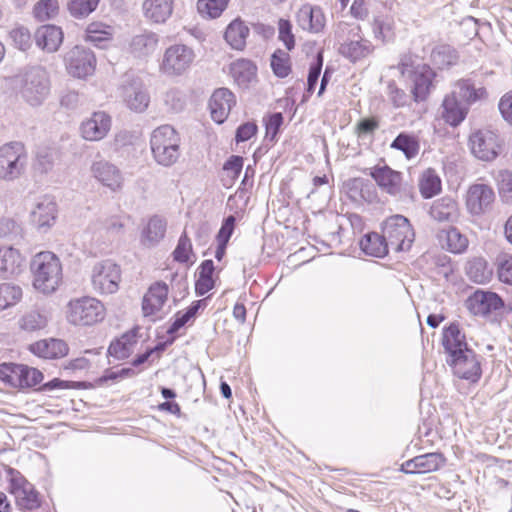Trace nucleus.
Segmentation results:
<instances>
[{"label": "nucleus", "instance_id": "1", "mask_svg": "<svg viewBox=\"0 0 512 512\" xmlns=\"http://www.w3.org/2000/svg\"><path fill=\"white\" fill-rule=\"evenodd\" d=\"M31 271L34 288L44 294L55 292L62 282V264L53 252L36 254L31 262Z\"/></svg>", "mask_w": 512, "mask_h": 512}, {"label": "nucleus", "instance_id": "2", "mask_svg": "<svg viewBox=\"0 0 512 512\" xmlns=\"http://www.w3.org/2000/svg\"><path fill=\"white\" fill-rule=\"evenodd\" d=\"M18 92L31 106L41 105L50 94V79L47 71L40 66L26 69L17 76Z\"/></svg>", "mask_w": 512, "mask_h": 512}, {"label": "nucleus", "instance_id": "3", "mask_svg": "<svg viewBox=\"0 0 512 512\" xmlns=\"http://www.w3.org/2000/svg\"><path fill=\"white\" fill-rule=\"evenodd\" d=\"M150 147L154 160L170 167L180 156V136L172 126L162 125L152 132Z\"/></svg>", "mask_w": 512, "mask_h": 512}, {"label": "nucleus", "instance_id": "4", "mask_svg": "<svg viewBox=\"0 0 512 512\" xmlns=\"http://www.w3.org/2000/svg\"><path fill=\"white\" fill-rule=\"evenodd\" d=\"M28 152L20 141L0 147V180L13 181L21 177L28 164Z\"/></svg>", "mask_w": 512, "mask_h": 512}, {"label": "nucleus", "instance_id": "5", "mask_svg": "<svg viewBox=\"0 0 512 512\" xmlns=\"http://www.w3.org/2000/svg\"><path fill=\"white\" fill-rule=\"evenodd\" d=\"M382 233L389 248L395 252L408 251L415 240L409 220L400 214L392 215L382 223Z\"/></svg>", "mask_w": 512, "mask_h": 512}, {"label": "nucleus", "instance_id": "6", "mask_svg": "<svg viewBox=\"0 0 512 512\" xmlns=\"http://www.w3.org/2000/svg\"><path fill=\"white\" fill-rule=\"evenodd\" d=\"M105 317L104 305L93 297L73 299L68 303L67 319L74 325L90 326Z\"/></svg>", "mask_w": 512, "mask_h": 512}, {"label": "nucleus", "instance_id": "7", "mask_svg": "<svg viewBox=\"0 0 512 512\" xmlns=\"http://www.w3.org/2000/svg\"><path fill=\"white\" fill-rule=\"evenodd\" d=\"M195 53L184 44H174L168 47L160 63V71L167 76H181L192 65Z\"/></svg>", "mask_w": 512, "mask_h": 512}, {"label": "nucleus", "instance_id": "8", "mask_svg": "<svg viewBox=\"0 0 512 512\" xmlns=\"http://www.w3.org/2000/svg\"><path fill=\"white\" fill-rule=\"evenodd\" d=\"M0 378L15 388H31L43 380V373L23 364L4 363L0 365Z\"/></svg>", "mask_w": 512, "mask_h": 512}, {"label": "nucleus", "instance_id": "9", "mask_svg": "<svg viewBox=\"0 0 512 512\" xmlns=\"http://www.w3.org/2000/svg\"><path fill=\"white\" fill-rule=\"evenodd\" d=\"M121 279L120 267L111 260H104L94 265L91 281L95 291L100 294H113L119 289Z\"/></svg>", "mask_w": 512, "mask_h": 512}, {"label": "nucleus", "instance_id": "10", "mask_svg": "<svg viewBox=\"0 0 512 512\" xmlns=\"http://www.w3.org/2000/svg\"><path fill=\"white\" fill-rule=\"evenodd\" d=\"M119 91L120 96L130 110L142 113L147 109L150 96L142 81L133 74L124 75Z\"/></svg>", "mask_w": 512, "mask_h": 512}, {"label": "nucleus", "instance_id": "11", "mask_svg": "<svg viewBox=\"0 0 512 512\" xmlns=\"http://www.w3.org/2000/svg\"><path fill=\"white\" fill-rule=\"evenodd\" d=\"M481 360L482 356L469 349L447 358L446 363L451 367L455 376L476 383L482 375Z\"/></svg>", "mask_w": 512, "mask_h": 512}, {"label": "nucleus", "instance_id": "12", "mask_svg": "<svg viewBox=\"0 0 512 512\" xmlns=\"http://www.w3.org/2000/svg\"><path fill=\"white\" fill-rule=\"evenodd\" d=\"M469 143L471 152L480 160L492 161L498 156L499 136L491 130L476 131L470 136Z\"/></svg>", "mask_w": 512, "mask_h": 512}, {"label": "nucleus", "instance_id": "13", "mask_svg": "<svg viewBox=\"0 0 512 512\" xmlns=\"http://www.w3.org/2000/svg\"><path fill=\"white\" fill-rule=\"evenodd\" d=\"M371 176L377 186L385 193L398 197L402 192V173L388 165H376L365 170Z\"/></svg>", "mask_w": 512, "mask_h": 512}, {"label": "nucleus", "instance_id": "14", "mask_svg": "<svg viewBox=\"0 0 512 512\" xmlns=\"http://www.w3.org/2000/svg\"><path fill=\"white\" fill-rule=\"evenodd\" d=\"M466 307L475 316L487 317L502 309L504 301L495 292L478 289L468 297Z\"/></svg>", "mask_w": 512, "mask_h": 512}, {"label": "nucleus", "instance_id": "15", "mask_svg": "<svg viewBox=\"0 0 512 512\" xmlns=\"http://www.w3.org/2000/svg\"><path fill=\"white\" fill-rule=\"evenodd\" d=\"M68 72L77 78L91 75L96 66L93 52L83 46H75L66 56Z\"/></svg>", "mask_w": 512, "mask_h": 512}, {"label": "nucleus", "instance_id": "16", "mask_svg": "<svg viewBox=\"0 0 512 512\" xmlns=\"http://www.w3.org/2000/svg\"><path fill=\"white\" fill-rule=\"evenodd\" d=\"M445 462L446 459L442 453H426L403 462L399 471L409 475L426 474L439 470Z\"/></svg>", "mask_w": 512, "mask_h": 512}, {"label": "nucleus", "instance_id": "17", "mask_svg": "<svg viewBox=\"0 0 512 512\" xmlns=\"http://www.w3.org/2000/svg\"><path fill=\"white\" fill-rule=\"evenodd\" d=\"M91 173L98 182L112 192H118L123 187L124 177L122 172L116 165L106 160L93 162Z\"/></svg>", "mask_w": 512, "mask_h": 512}, {"label": "nucleus", "instance_id": "18", "mask_svg": "<svg viewBox=\"0 0 512 512\" xmlns=\"http://www.w3.org/2000/svg\"><path fill=\"white\" fill-rule=\"evenodd\" d=\"M57 204L52 197L40 198L30 213L31 223L41 232H46L56 222Z\"/></svg>", "mask_w": 512, "mask_h": 512}, {"label": "nucleus", "instance_id": "19", "mask_svg": "<svg viewBox=\"0 0 512 512\" xmlns=\"http://www.w3.org/2000/svg\"><path fill=\"white\" fill-rule=\"evenodd\" d=\"M235 104V95L229 89H216L209 100V108L212 119L216 123L222 124L227 119L232 107Z\"/></svg>", "mask_w": 512, "mask_h": 512}, {"label": "nucleus", "instance_id": "20", "mask_svg": "<svg viewBox=\"0 0 512 512\" xmlns=\"http://www.w3.org/2000/svg\"><path fill=\"white\" fill-rule=\"evenodd\" d=\"M442 345L447 358L458 355L469 350L466 335L460 328L459 323L452 322L442 330Z\"/></svg>", "mask_w": 512, "mask_h": 512}, {"label": "nucleus", "instance_id": "21", "mask_svg": "<svg viewBox=\"0 0 512 512\" xmlns=\"http://www.w3.org/2000/svg\"><path fill=\"white\" fill-rule=\"evenodd\" d=\"M495 194L493 189L486 184H474L467 192L466 204L468 210L479 215L485 212L493 203Z\"/></svg>", "mask_w": 512, "mask_h": 512}, {"label": "nucleus", "instance_id": "22", "mask_svg": "<svg viewBox=\"0 0 512 512\" xmlns=\"http://www.w3.org/2000/svg\"><path fill=\"white\" fill-rule=\"evenodd\" d=\"M360 32V26H356L351 29V33L354 36H360ZM373 50L374 46L372 43L362 37H359L357 40L346 41L339 47V53L351 62H357L368 57L373 52Z\"/></svg>", "mask_w": 512, "mask_h": 512}, {"label": "nucleus", "instance_id": "23", "mask_svg": "<svg viewBox=\"0 0 512 512\" xmlns=\"http://www.w3.org/2000/svg\"><path fill=\"white\" fill-rule=\"evenodd\" d=\"M111 127V118L105 112L99 111L84 121L81 125V134L84 139L98 141L103 139Z\"/></svg>", "mask_w": 512, "mask_h": 512}, {"label": "nucleus", "instance_id": "24", "mask_svg": "<svg viewBox=\"0 0 512 512\" xmlns=\"http://www.w3.org/2000/svg\"><path fill=\"white\" fill-rule=\"evenodd\" d=\"M296 21L302 30L314 34L321 32L325 26V16L322 9L310 4H305L298 10Z\"/></svg>", "mask_w": 512, "mask_h": 512}, {"label": "nucleus", "instance_id": "25", "mask_svg": "<svg viewBox=\"0 0 512 512\" xmlns=\"http://www.w3.org/2000/svg\"><path fill=\"white\" fill-rule=\"evenodd\" d=\"M23 257L12 246H0V280H9L22 271Z\"/></svg>", "mask_w": 512, "mask_h": 512}, {"label": "nucleus", "instance_id": "26", "mask_svg": "<svg viewBox=\"0 0 512 512\" xmlns=\"http://www.w3.org/2000/svg\"><path fill=\"white\" fill-rule=\"evenodd\" d=\"M169 288L165 282H156L150 286L143 297L142 309L145 316L156 314L167 301Z\"/></svg>", "mask_w": 512, "mask_h": 512}, {"label": "nucleus", "instance_id": "27", "mask_svg": "<svg viewBox=\"0 0 512 512\" xmlns=\"http://www.w3.org/2000/svg\"><path fill=\"white\" fill-rule=\"evenodd\" d=\"M174 0H144L142 11L145 19L153 24H163L172 15Z\"/></svg>", "mask_w": 512, "mask_h": 512}, {"label": "nucleus", "instance_id": "28", "mask_svg": "<svg viewBox=\"0 0 512 512\" xmlns=\"http://www.w3.org/2000/svg\"><path fill=\"white\" fill-rule=\"evenodd\" d=\"M442 118L450 126H458L467 116L469 107L456 96V91L447 95L442 103Z\"/></svg>", "mask_w": 512, "mask_h": 512}, {"label": "nucleus", "instance_id": "29", "mask_svg": "<svg viewBox=\"0 0 512 512\" xmlns=\"http://www.w3.org/2000/svg\"><path fill=\"white\" fill-rule=\"evenodd\" d=\"M29 350L41 358L57 359L67 355L68 346L63 340L49 338L32 343Z\"/></svg>", "mask_w": 512, "mask_h": 512}, {"label": "nucleus", "instance_id": "30", "mask_svg": "<svg viewBox=\"0 0 512 512\" xmlns=\"http://www.w3.org/2000/svg\"><path fill=\"white\" fill-rule=\"evenodd\" d=\"M435 77L434 71L427 65L416 68L413 73L412 94L416 102L424 101L430 93Z\"/></svg>", "mask_w": 512, "mask_h": 512}, {"label": "nucleus", "instance_id": "31", "mask_svg": "<svg viewBox=\"0 0 512 512\" xmlns=\"http://www.w3.org/2000/svg\"><path fill=\"white\" fill-rule=\"evenodd\" d=\"M63 41V32L55 25H44L35 32L36 45L47 52H55Z\"/></svg>", "mask_w": 512, "mask_h": 512}, {"label": "nucleus", "instance_id": "32", "mask_svg": "<svg viewBox=\"0 0 512 512\" xmlns=\"http://www.w3.org/2000/svg\"><path fill=\"white\" fill-rule=\"evenodd\" d=\"M456 96L468 107L487 96L486 89L479 85L477 86L472 78L460 79L455 84Z\"/></svg>", "mask_w": 512, "mask_h": 512}, {"label": "nucleus", "instance_id": "33", "mask_svg": "<svg viewBox=\"0 0 512 512\" xmlns=\"http://www.w3.org/2000/svg\"><path fill=\"white\" fill-rule=\"evenodd\" d=\"M138 330V328H133L112 341L107 350L108 355L117 360L128 358L133 351L134 345L137 343Z\"/></svg>", "mask_w": 512, "mask_h": 512}, {"label": "nucleus", "instance_id": "34", "mask_svg": "<svg viewBox=\"0 0 512 512\" xmlns=\"http://www.w3.org/2000/svg\"><path fill=\"white\" fill-rule=\"evenodd\" d=\"M230 73L239 87L248 88L256 79L257 67L250 60L238 59L231 63Z\"/></svg>", "mask_w": 512, "mask_h": 512}, {"label": "nucleus", "instance_id": "35", "mask_svg": "<svg viewBox=\"0 0 512 512\" xmlns=\"http://www.w3.org/2000/svg\"><path fill=\"white\" fill-rule=\"evenodd\" d=\"M359 245L366 255L376 258L385 257L390 250L383 233L379 234L377 232L366 233L361 238Z\"/></svg>", "mask_w": 512, "mask_h": 512}, {"label": "nucleus", "instance_id": "36", "mask_svg": "<svg viewBox=\"0 0 512 512\" xmlns=\"http://www.w3.org/2000/svg\"><path fill=\"white\" fill-rule=\"evenodd\" d=\"M159 43V36L152 31H143L133 36L130 42L131 52L137 57H144L154 53Z\"/></svg>", "mask_w": 512, "mask_h": 512}, {"label": "nucleus", "instance_id": "37", "mask_svg": "<svg viewBox=\"0 0 512 512\" xmlns=\"http://www.w3.org/2000/svg\"><path fill=\"white\" fill-rule=\"evenodd\" d=\"M430 215L439 222H453L459 215L457 202L451 197H442L432 204Z\"/></svg>", "mask_w": 512, "mask_h": 512}, {"label": "nucleus", "instance_id": "38", "mask_svg": "<svg viewBox=\"0 0 512 512\" xmlns=\"http://www.w3.org/2000/svg\"><path fill=\"white\" fill-rule=\"evenodd\" d=\"M441 245L452 253H462L468 246V240L457 228L449 227L438 233Z\"/></svg>", "mask_w": 512, "mask_h": 512}, {"label": "nucleus", "instance_id": "39", "mask_svg": "<svg viewBox=\"0 0 512 512\" xmlns=\"http://www.w3.org/2000/svg\"><path fill=\"white\" fill-rule=\"evenodd\" d=\"M249 32L248 26L242 20L235 19L227 26L224 38L231 48L243 50Z\"/></svg>", "mask_w": 512, "mask_h": 512}, {"label": "nucleus", "instance_id": "40", "mask_svg": "<svg viewBox=\"0 0 512 512\" xmlns=\"http://www.w3.org/2000/svg\"><path fill=\"white\" fill-rule=\"evenodd\" d=\"M166 221L158 216L151 217L142 231V243L147 246L156 245L164 238L166 232Z\"/></svg>", "mask_w": 512, "mask_h": 512}, {"label": "nucleus", "instance_id": "41", "mask_svg": "<svg viewBox=\"0 0 512 512\" xmlns=\"http://www.w3.org/2000/svg\"><path fill=\"white\" fill-rule=\"evenodd\" d=\"M390 147L392 149L401 151L405 157L410 160L418 155L420 150V142L416 135L407 132H401L392 141Z\"/></svg>", "mask_w": 512, "mask_h": 512}, {"label": "nucleus", "instance_id": "42", "mask_svg": "<svg viewBox=\"0 0 512 512\" xmlns=\"http://www.w3.org/2000/svg\"><path fill=\"white\" fill-rule=\"evenodd\" d=\"M214 271L215 266L211 259L204 260L200 264L198 268V278L195 282V292L198 296H203L214 288Z\"/></svg>", "mask_w": 512, "mask_h": 512}, {"label": "nucleus", "instance_id": "43", "mask_svg": "<svg viewBox=\"0 0 512 512\" xmlns=\"http://www.w3.org/2000/svg\"><path fill=\"white\" fill-rule=\"evenodd\" d=\"M419 190L423 198L430 199L441 190V179L435 170H425L419 179Z\"/></svg>", "mask_w": 512, "mask_h": 512}, {"label": "nucleus", "instance_id": "44", "mask_svg": "<svg viewBox=\"0 0 512 512\" xmlns=\"http://www.w3.org/2000/svg\"><path fill=\"white\" fill-rule=\"evenodd\" d=\"M466 273L470 280L478 284H484L490 281L492 270L488 267L486 260L475 258L468 262Z\"/></svg>", "mask_w": 512, "mask_h": 512}, {"label": "nucleus", "instance_id": "45", "mask_svg": "<svg viewBox=\"0 0 512 512\" xmlns=\"http://www.w3.org/2000/svg\"><path fill=\"white\" fill-rule=\"evenodd\" d=\"M431 60L439 69L449 68L457 63V51L450 45H439L431 53Z\"/></svg>", "mask_w": 512, "mask_h": 512}, {"label": "nucleus", "instance_id": "46", "mask_svg": "<svg viewBox=\"0 0 512 512\" xmlns=\"http://www.w3.org/2000/svg\"><path fill=\"white\" fill-rule=\"evenodd\" d=\"M270 67L275 76L285 78L291 73V58L288 52L277 49L271 55Z\"/></svg>", "mask_w": 512, "mask_h": 512}, {"label": "nucleus", "instance_id": "47", "mask_svg": "<svg viewBox=\"0 0 512 512\" xmlns=\"http://www.w3.org/2000/svg\"><path fill=\"white\" fill-rule=\"evenodd\" d=\"M20 286L11 283L0 284V311L16 305L22 298Z\"/></svg>", "mask_w": 512, "mask_h": 512}, {"label": "nucleus", "instance_id": "48", "mask_svg": "<svg viewBox=\"0 0 512 512\" xmlns=\"http://www.w3.org/2000/svg\"><path fill=\"white\" fill-rule=\"evenodd\" d=\"M172 255L174 261L182 264L188 263L191 256H194L192 242L185 231L179 237Z\"/></svg>", "mask_w": 512, "mask_h": 512}, {"label": "nucleus", "instance_id": "49", "mask_svg": "<svg viewBox=\"0 0 512 512\" xmlns=\"http://www.w3.org/2000/svg\"><path fill=\"white\" fill-rule=\"evenodd\" d=\"M228 3L229 0H198L197 9L203 16L217 18L227 8Z\"/></svg>", "mask_w": 512, "mask_h": 512}, {"label": "nucleus", "instance_id": "50", "mask_svg": "<svg viewBox=\"0 0 512 512\" xmlns=\"http://www.w3.org/2000/svg\"><path fill=\"white\" fill-rule=\"evenodd\" d=\"M100 0H70L68 10L77 19L90 15L97 8Z\"/></svg>", "mask_w": 512, "mask_h": 512}, {"label": "nucleus", "instance_id": "51", "mask_svg": "<svg viewBox=\"0 0 512 512\" xmlns=\"http://www.w3.org/2000/svg\"><path fill=\"white\" fill-rule=\"evenodd\" d=\"M47 325V317L45 314L33 310L27 312L20 319V327L26 331H36L45 328Z\"/></svg>", "mask_w": 512, "mask_h": 512}, {"label": "nucleus", "instance_id": "52", "mask_svg": "<svg viewBox=\"0 0 512 512\" xmlns=\"http://www.w3.org/2000/svg\"><path fill=\"white\" fill-rule=\"evenodd\" d=\"M373 32L376 38L390 41L394 37V21L388 17H377L373 23Z\"/></svg>", "mask_w": 512, "mask_h": 512}, {"label": "nucleus", "instance_id": "53", "mask_svg": "<svg viewBox=\"0 0 512 512\" xmlns=\"http://www.w3.org/2000/svg\"><path fill=\"white\" fill-rule=\"evenodd\" d=\"M323 66V53L317 52L313 62L310 64L308 77H307V92L313 93L321 75Z\"/></svg>", "mask_w": 512, "mask_h": 512}, {"label": "nucleus", "instance_id": "54", "mask_svg": "<svg viewBox=\"0 0 512 512\" xmlns=\"http://www.w3.org/2000/svg\"><path fill=\"white\" fill-rule=\"evenodd\" d=\"M10 38L16 48L27 51L32 45V38L29 30L23 26L16 27L10 31Z\"/></svg>", "mask_w": 512, "mask_h": 512}, {"label": "nucleus", "instance_id": "55", "mask_svg": "<svg viewBox=\"0 0 512 512\" xmlns=\"http://www.w3.org/2000/svg\"><path fill=\"white\" fill-rule=\"evenodd\" d=\"M278 39L288 51L295 47V36L292 32V24L289 20L281 18L278 21Z\"/></svg>", "mask_w": 512, "mask_h": 512}, {"label": "nucleus", "instance_id": "56", "mask_svg": "<svg viewBox=\"0 0 512 512\" xmlns=\"http://www.w3.org/2000/svg\"><path fill=\"white\" fill-rule=\"evenodd\" d=\"M58 0H41L35 8V16L40 20H46L55 15L58 11Z\"/></svg>", "mask_w": 512, "mask_h": 512}, {"label": "nucleus", "instance_id": "57", "mask_svg": "<svg viewBox=\"0 0 512 512\" xmlns=\"http://www.w3.org/2000/svg\"><path fill=\"white\" fill-rule=\"evenodd\" d=\"M283 115L282 113L280 112H275V113H272L266 123H265V128H266V135H265V138L266 139H269L270 141H274L277 134L279 133L280 131V128L283 124Z\"/></svg>", "mask_w": 512, "mask_h": 512}, {"label": "nucleus", "instance_id": "58", "mask_svg": "<svg viewBox=\"0 0 512 512\" xmlns=\"http://www.w3.org/2000/svg\"><path fill=\"white\" fill-rule=\"evenodd\" d=\"M497 273L501 282L512 285V256L499 259Z\"/></svg>", "mask_w": 512, "mask_h": 512}, {"label": "nucleus", "instance_id": "59", "mask_svg": "<svg viewBox=\"0 0 512 512\" xmlns=\"http://www.w3.org/2000/svg\"><path fill=\"white\" fill-rule=\"evenodd\" d=\"M236 218L229 215L222 221L221 227L216 235V240L228 243L235 229Z\"/></svg>", "mask_w": 512, "mask_h": 512}, {"label": "nucleus", "instance_id": "60", "mask_svg": "<svg viewBox=\"0 0 512 512\" xmlns=\"http://www.w3.org/2000/svg\"><path fill=\"white\" fill-rule=\"evenodd\" d=\"M243 157L239 155L230 156L223 165V170L228 172L232 181L236 180L243 169Z\"/></svg>", "mask_w": 512, "mask_h": 512}, {"label": "nucleus", "instance_id": "61", "mask_svg": "<svg viewBox=\"0 0 512 512\" xmlns=\"http://www.w3.org/2000/svg\"><path fill=\"white\" fill-rule=\"evenodd\" d=\"M24 506L29 510L36 509L40 506V500L38 493L34 490L32 485L25 483L22 488Z\"/></svg>", "mask_w": 512, "mask_h": 512}, {"label": "nucleus", "instance_id": "62", "mask_svg": "<svg viewBox=\"0 0 512 512\" xmlns=\"http://www.w3.org/2000/svg\"><path fill=\"white\" fill-rule=\"evenodd\" d=\"M498 109L502 118L512 126V92H507L500 98Z\"/></svg>", "mask_w": 512, "mask_h": 512}, {"label": "nucleus", "instance_id": "63", "mask_svg": "<svg viewBox=\"0 0 512 512\" xmlns=\"http://www.w3.org/2000/svg\"><path fill=\"white\" fill-rule=\"evenodd\" d=\"M257 125L252 122H246L241 124L235 134V140L237 143L245 142L251 139L257 133Z\"/></svg>", "mask_w": 512, "mask_h": 512}, {"label": "nucleus", "instance_id": "64", "mask_svg": "<svg viewBox=\"0 0 512 512\" xmlns=\"http://www.w3.org/2000/svg\"><path fill=\"white\" fill-rule=\"evenodd\" d=\"M54 165L53 155L48 151H40L36 155L35 168L42 173L49 172Z\"/></svg>", "mask_w": 512, "mask_h": 512}]
</instances>
